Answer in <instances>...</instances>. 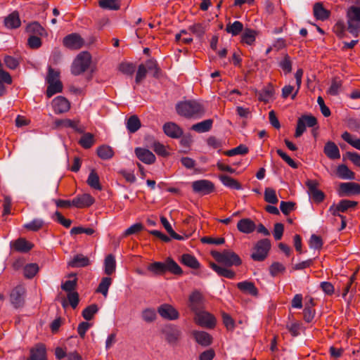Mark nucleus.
I'll list each match as a JSON object with an SVG mask.
<instances>
[{
  "label": "nucleus",
  "instance_id": "nucleus-1",
  "mask_svg": "<svg viewBox=\"0 0 360 360\" xmlns=\"http://www.w3.org/2000/svg\"><path fill=\"white\" fill-rule=\"evenodd\" d=\"M177 113L186 118H200L205 114L203 105L195 100L181 101L176 104Z\"/></svg>",
  "mask_w": 360,
  "mask_h": 360
},
{
  "label": "nucleus",
  "instance_id": "nucleus-2",
  "mask_svg": "<svg viewBox=\"0 0 360 360\" xmlns=\"http://www.w3.org/2000/svg\"><path fill=\"white\" fill-rule=\"evenodd\" d=\"M211 255L217 262L226 266H240L242 264L240 257L231 250H224L222 252L212 251Z\"/></svg>",
  "mask_w": 360,
  "mask_h": 360
},
{
  "label": "nucleus",
  "instance_id": "nucleus-3",
  "mask_svg": "<svg viewBox=\"0 0 360 360\" xmlns=\"http://www.w3.org/2000/svg\"><path fill=\"white\" fill-rule=\"evenodd\" d=\"M347 30L354 37L360 32V8L356 6H350L347 12Z\"/></svg>",
  "mask_w": 360,
  "mask_h": 360
},
{
  "label": "nucleus",
  "instance_id": "nucleus-4",
  "mask_svg": "<svg viewBox=\"0 0 360 360\" xmlns=\"http://www.w3.org/2000/svg\"><path fill=\"white\" fill-rule=\"evenodd\" d=\"M271 247V241L268 238L258 240L252 248L251 258L256 262H263L267 257Z\"/></svg>",
  "mask_w": 360,
  "mask_h": 360
},
{
  "label": "nucleus",
  "instance_id": "nucleus-5",
  "mask_svg": "<svg viewBox=\"0 0 360 360\" xmlns=\"http://www.w3.org/2000/svg\"><path fill=\"white\" fill-rule=\"evenodd\" d=\"M91 62V56L89 53L83 51L75 59L71 72L74 75H79L84 72L89 67Z\"/></svg>",
  "mask_w": 360,
  "mask_h": 360
},
{
  "label": "nucleus",
  "instance_id": "nucleus-6",
  "mask_svg": "<svg viewBox=\"0 0 360 360\" xmlns=\"http://www.w3.org/2000/svg\"><path fill=\"white\" fill-rule=\"evenodd\" d=\"M165 340L170 345H176L181 337V330L175 325L167 324L162 329Z\"/></svg>",
  "mask_w": 360,
  "mask_h": 360
},
{
  "label": "nucleus",
  "instance_id": "nucleus-7",
  "mask_svg": "<svg viewBox=\"0 0 360 360\" xmlns=\"http://www.w3.org/2000/svg\"><path fill=\"white\" fill-rule=\"evenodd\" d=\"M317 124V120L311 115H302L297 120L295 137H300L306 130V127H313Z\"/></svg>",
  "mask_w": 360,
  "mask_h": 360
},
{
  "label": "nucleus",
  "instance_id": "nucleus-8",
  "mask_svg": "<svg viewBox=\"0 0 360 360\" xmlns=\"http://www.w3.org/2000/svg\"><path fill=\"white\" fill-rule=\"evenodd\" d=\"M25 293V288L22 285H18L11 290L10 301L15 308L18 309L24 305Z\"/></svg>",
  "mask_w": 360,
  "mask_h": 360
},
{
  "label": "nucleus",
  "instance_id": "nucleus-9",
  "mask_svg": "<svg viewBox=\"0 0 360 360\" xmlns=\"http://www.w3.org/2000/svg\"><path fill=\"white\" fill-rule=\"evenodd\" d=\"M193 192L201 195H208L214 191V184L207 179H201L192 182Z\"/></svg>",
  "mask_w": 360,
  "mask_h": 360
},
{
  "label": "nucleus",
  "instance_id": "nucleus-10",
  "mask_svg": "<svg viewBox=\"0 0 360 360\" xmlns=\"http://www.w3.org/2000/svg\"><path fill=\"white\" fill-rule=\"evenodd\" d=\"M195 321L198 325L208 328H212L216 325L215 318L202 309L195 313Z\"/></svg>",
  "mask_w": 360,
  "mask_h": 360
},
{
  "label": "nucleus",
  "instance_id": "nucleus-11",
  "mask_svg": "<svg viewBox=\"0 0 360 360\" xmlns=\"http://www.w3.org/2000/svg\"><path fill=\"white\" fill-rule=\"evenodd\" d=\"M305 184L308 188L309 195L316 202H321L325 198V194L323 191L318 189L319 183L316 180L308 179Z\"/></svg>",
  "mask_w": 360,
  "mask_h": 360
},
{
  "label": "nucleus",
  "instance_id": "nucleus-12",
  "mask_svg": "<svg viewBox=\"0 0 360 360\" xmlns=\"http://www.w3.org/2000/svg\"><path fill=\"white\" fill-rule=\"evenodd\" d=\"M160 316L167 320L174 321L179 318V313L172 305L162 304L158 308Z\"/></svg>",
  "mask_w": 360,
  "mask_h": 360
},
{
  "label": "nucleus",
  "instance_id": "nucleus-13",
  "mask_svg": "<svg viewBox=\"0 0 360 360\" xmlns=\"http://www.w3.org/2000/svg\"><path fill=\"white\" fill-rule=\"evenodd\" d=\"M357 205V202L349 200H342L338 205L333 204L329 208V212L333 216H340V212H345L349 208L355 207Z\"/></svg>",
  "mask_w": 360,
  "mask_h": 360
},
{
  "label": "nucleus",
  "instance_id": "nucleus-14",
  "mask_svg": "<svg viewBox=\"0 0 360 360\" xmlns=\"http://www.w3.org/2000/svg\"><path fill=\"white\" fill-rule=\"evenodd\" d=\"M63 45L70 49H79L84 45V40L79 34L72 33L63 39Z\"/></svg>",
  "mask_w": 360,
  "mask_h": 360
},
{
  "label": "nucleus",
  "instance_id": "nucleus-15",
  "mask_svg": "<svg viewBox=\"0 0 360 360\" xmlns=\"http://www.w3.org/2000/svg\"><path fill=\"white\" fill-rule=\"evenodd\" d=\"M188 307L195 314L203 309V297L200 292L194 291L190 295Z\"/></svg>",
  "mask_w": 360,
  "mask_h": 360
},
{
  "label": "nucleus",
  "instance_id": "nucleus-16",
  "mask_svg": "<svg viewBox=\"0 0 360 360\" xmlns=\"http://www.w3.org/2000/svg\"><path fill=\"white\" fill-rule=\"evenodd\" d=\"M360 194V184L355 182H346L340 184V195L349 196Z\"/></svg>",
  "mask_w": 360,
  "mask_h": 360
},
{
  "label": "nucleus",
  "instance_id": "nucleus-17",
  "mask_svg": "<svg viewBox=\"0 0 360 360\" xmlns=\"http://www.w3.org/2000/svg\"><path fill=\"white\" fill-rule=\"evenodd\" d=\"M54 123L56 127L71 128L78 133L82 134L84 131V128L79 124V120H72L70 119H58L55 120Z\"/></svg>",
  "mask_w": 360,
  "mask_h": 360
},
{
  "label": "nucleus",
  "instance_id": "nucleus-18",
  "mask_svg": "<svg viewBox=\"0 0 360 360\" xmlns=\"http://www.w3.org/2000/svg\"><path fill=\"white\" fill-rule=\"evenodd\" d=\"M11 246L16 252L26 253L33 248L34 244L25 238H19L12 242Z\"/></svg>",
  "mask_w": 360,
  "mask_h": 360
},
{
  "label": "nucleus",
  "instance_id": "nucleus-19",
  "mask_svg": "<svg viewBox=\"0 0 360 360\" xmlns=\"http://www.w3.org/2000/svg\"><path fill=\"white\" fill-rule=\"evenodd\" d=\"M94 198L88 193L77 195L72 200L73 207L77 208L89 207L94 203Z\"/></svg>",
  "mask_w": 360,
  "mask_h": 360
},
{
  "label": "nucleus",
  "instance_id": "nucleus-20",
  "mask_svg": "<svg viewBox=\"0 0 360 360\" xmlns=\"http://www.w3.org/2000/svg\"><path fill=\"white\" fill-rule=\"evenodd\" d=\"M135 154L139 160L147 165L154 163L156 160L155 155L146 148H136Z\"/></svg>",
  "mask_w": 360,
  "mask_h": 360
},
{
  "label": "nucleus",
  "instance_id": "nucleus-21",
  "mask_svg": "<svg viewBox=\"0 0 360 360\" xmlns=\"http://www.w3.org/2000/svg\"><path fill=\"white\" fill-rule=\"evenodd\" d=\"M53 108L56 114L66 112L70 109L69 101L63 96H58L52 101Z\"/></svg>",
  "mask_w": 360,
  "mask_h": 360
},
{
  "label": "nucleus",
  "instance_id": "nucleus-22",
  "mask_svg": "<svg viewBox=\"0 0 360 360\" xmlns=\"http://www.w3.org/2000/svg\"><path fill=\"white\" fill-rule=\"evenodd\" d=\"M192 335L196 342L201 346L207 347L212 344V337L205 331L193 330Z\"/></svg>",
  "mask_w": 360,
  "mask_h": 360
},
{
  "label": "nucleus",
  "instance_id": "nucleus-23",
  "mask_svg": "<svg viewBox=\"0 0 360 360\" xmlns=\"http://www.w3.org/2000/svg\"><path fill=\"white\" fill-rule=\"evenodd\" d=\"M163 131L169 137L177 139L183 134V130L174 122H167L163 125Z\"/></svg>",
  "mask_w": 360,
  "mask_h": 360
},
{
  "label": "nucleus",
  "instance_id": "nucleus-24",
  "mask_svg": "<svg viewBox=\"0 0 360 360\" xmlns=\"http://www.w3.org/2000/svg\"><path fill=\"white\" fill-rule=\"evenodd\" d=\"M323 153L330 160H337L340 158V152L338 146L330 141L325 144Z\"/></svg>",
  "mask_w": 360,
  "mask_h": 360
},
{
  "label": "nucleus",
  "instance_id": "nucleus-25",
  "mask_svg": "<svg viewBox=\"0 0 360 360\" xmlns=\"http://www.w3.org/2000/svg\"><path fill=\"white\" fill-rule=\"evenodd\" d=\"M237 229L239 231L248 234L252 233L255 230L256 225L250 219L244 218L238 221L237 224Z\"/></svg>",
  "mask_w": 360,
  "mask_h": 360
},
{
  "label": "nucleus",
  "instance_id": "nucleus-26",
  "mask_svg": "<svg viewBox=\"0 0 360 360\" xmlns=\"http://www.w3.org/2000/svg\"><path fill=\"white\" fill-rule=\"evenodd\" d=\"M257 96L260 101L268 103L274 95V88L271 84H269L260 91H257Z\"/></svg>",
  "mask_w": 360,
  "mask_h": 360
},
{
  "label": "nucleus",
  "instance_id": "nucleus-27",
  "mask_svg": "<svg viewBox=\"0 0 360 360\" xmlns=\"http://www.w3.org/2000/svg\"><path fill=\"white\" fill-rule=\"evenodd\" d=\"M21 25L19 13L13 11L4 19V25L8 29H16Z\"/></svg>",
  "mask_w": 360,
  "mask_h": 360
},
{
  "label": "nucleus",
  "instance_id": "nucleus-28",
  "mask_svg": "<svg viewBox=\"0 0 360 360\" xmlns=\"http://www.w3.org/2000/svg\"><path fill=\"white\" fill-rule=\"evenodd\" d=\"M210 267L220 276L229 279H233L236 277L235 271L229 269V266H221L214 263H210Z\"/></svg>",
  "mask_w": 360,
  "mask_h": 360
},
{
  "label": "nucleus",
  "instance_id": "nucleus-29",
  "mask_svg": "<svg viewBox=\"0 0 360 360\" xmlns=\"http://www.w3.org/2000/svg\"><path fill=\"white\" fill-rule=\"evenodd\" d=\"M314 15L316 20L324 21L330 16V11L326 10L323 4L317 2L314 5L313 8Z\"/></svg>",
  "mask_w": 360,
  "mask_h": 360
},
{
  "label": "nucleus",
  "instance_id": "nucleus-30",
  "mask_svg": "<svg viewBox=\"0 0 360 360\" xmlns=\"http://www.w3.org/2000/svg\"><path fill=\"white\" fill-rule=\"evenodd\" d=\"M28 360H46V351L44 345H38L30 350Z\"/></svg>",
  "mask_w": 360,
  "mask_h": 360
},
{
  "label": "nucleus",
  "instance_id": "nucleus-31",
  "mask_svg": "<svg viewBox=\"0 0 360 360\" xmlns=\"http://www.w3.org/2000/svg\"><path fill=\"white\" fill-rule=\"evenodd\" d=\"M219 179L224 186L231 189H242V185L239 181L226 174H220Z\"/></svg>",
  "mask_w": 360,
  "mask_h": 360
},
{
  "label": "nucleus",
  "instance_id": "nucleus-32",
  "mask_svg": "<svg viewBox=\"0 0 360 360\" xmlns=\"http://www.w3.org/2000/svg\"><path fill=\"white\" fill-rule=\"evenodd\" d=\"M89 264V259L87 257L79 254L75 255L73 259L69 262L68 265L73 268H79L87 266Z\"/></svg>",
  "mask_w": 360,
  "mask_h": 360
},
{
  "label": "nucleus",
  "instance_id": "nucleus-33",
  "mask_svg": "<svg viewBox=\"0 0 360 360\" xmlns=\"http://www.w3.org/2000/svg\"><path fill=\"white\" fill-rule=\"evenodd\" d=\"M237 288L242 292L248 293L251 295H257L258 290L255 284L250 281H243L237 283Z\"/></svg>",
  "mask_w": 360,
  "mask_h": 360
},
{
  "label": "nucleus",
  "instance_id": "nucleus-34",
  "mask_svg": "<svg viewBox=\"0 0 360 360\" xmlns=\"http://www.w3.org/2000/svg\"><path fill=\"white\" fill-rule=\"evenodd\" d=\"M212 124L213 120L212 119L205 120L192 125L191 129L198 133L207 132L212 129Z\"/></svg>",
  "mask_w": 360,
  "mask_h": 360
},
{
  "label": "nucleus",
  "instance_id": "nucleus-35",
  "mask_svg": "<svg viewBox=\"0 0 360 360\" xmlns=\"http://www.w3.org/2000/svg\"><path fill=\"white\" fill-rule=\"evenodd\" d=\"M337 175L342 179L353 180L355 179L354 172L351 171L345 165H340L338 167Z\"/></svg>",
  "mask_w": 360,
  "mask_h": 360
},
{
  "label": "nucleus",
  "instance_id": "nucleus-36",
  "mask_svg": "<svg viewBox=\"0 0 360 360\" xmlns=\"http://www.w3.org/2000/svg\"><path fill=\"white\" fill-rule=\"evenodd\" d=\"M116 262L112 255H108L104 261V271L108 276L112 275L115 271Z\"/></svg>",
  "mask_w": 360,
  "mask_h": 360
},
{
  "label": "nucleus",
  "instance_id": "nucleus-37",
  "mask_svg": "<svg viewBox=\"0 0 360 360\" xmlns=\"http://www.w3.org/2000/svg\"><path fill=\"white\" fill-rule=\"evenodd\" d=\"M86 182L91 188L98 191L102 190V186L100 184L99 176L95 170L93 169L91 171Z\"/></svg>",
  "mask_w": 360,
  "mask_h": 360
},
{
  "label": "nucleus",
  "instance_id": "nucleus-38",
  "mask_svg": "<svg viewBox=\"0 0 360 360\" xmlns=\"http://www.w3.org/2000/svg\"><path fill=\"white\" fill-rule=\"evenodd\" d=\"M148 271L155 275H163L167 272L166 262H155L148 266Z\"/></svg>",
  "mask_w": 360,
  "mask_h": 360
},
{
  "label": "nucleus",
  "instance_id": "nucleus-39",
  "mask_svg": "<svg viewBox=\"0 0 360 360\" xmlns=\"http://www.w3.org/2000/svg\"><path fill=\"white\" fill-rule=\"evenodd\" d=\"M97 155L102 160H109L113 157L114 151L110 146L103 145L97 148Z\"/></svg>",
  "mask_w": 360,
  "mask_h": 360
},
{
  "label": "nucleus",
  "instance_id": "nucleus-40",
  "mask_svg": "<svg viewBox=\"0 0 360 360\" xmlns=\"http://www.w3.org/2000/svg\"><path fill=\"white\" fill-rule=\"evenodd\" d=\"M98 6L103 9L117 11L120 8V0H99Z\"/></svg>",
  "mask_w": 360,
  "mask_h": 360
},
{
  "label": "nucleus",
  "instance_id": "nucleus-41",
  "mask_svg": "<svg viewBox=\"0 0 360 360\" xmlns=\"http://www.w3.org/2000/svg\"><path fill=\"white\" fill-rule=\"evenodd\" d=\"M181 262L183 264L194 269H198L200 267V263L197 259L194 256L189 254H184L181 256Z\"/></svg>",
  "mask_w": 360,
  "mask_h": 360
},
{
  "label": "nucleus",
  "instance_id": "nucleus-42",
  "mask_svg": "<svg viewBox=\"0 0 360 360\" xmlns=\"http://www.w3.org/2000/svg\"><path fill=\"white\" fill-rule=\"evenodd\" d=\"M26 31L32 34V36H42L45 32V30L38 22L30 23L26 27Z\"/></svg>",
  "mask_w": 360,
  "mask_h": 360
},
{
  "label": "nucleus",
  "instance_id": "nucleus-43",
  "mask_svg": "<svg viewBox=\"0 0 360 360\" xmlns=\"http://www.w3.org/2000/svg\"><path fill=\"white\" fill-rule=\"evenodd\" d=\"M83 133L84 134L80 138L79 143L82 148L85 149H89L91 147H92V146L95 143L94 136V134L89 132L84 133V131Z\"/></svg>",
  "mask_w": 360,
  "mask_h": 360
},
{
  "label": "nucleus",
  "instance_id": "nucleus-44",
  "mask_svg": "<svg viewBox=\"0 0 360 360\" xmlns=\"http://www.w3.org/2000/svg\"><path fill=\"white\" fill-rule=\"evenodd\" d=\"M160 221L162 224V226H164V228L166 229V231H167V233L169 234L170 237L174 238V239H176V240H184V236L176 233L172 229L171 224H169V222L168 221V220L167 219L166 217H160Z\"/></svg>",
  "mask_w": 360,
  "mask_h": 360
},
{
  "label": "nucleus",
  "instance_id": "nucleus-45",
  "mask_svg": "<svg viewBox=\"0 0 360 360\" xmlns=\"http://www.w3.org/2000/svg\"><path fill=\"white\" fill-rule=\"evenodd\" d=\"M257 32L251 29H245L241 35V41L248 45H252L255 41Z\"/></svg>",
  "mask_w": 360,
  "mask_h": 360
},
{
  "label": "nucleus",
  "instance_id": "nucleus-46",
  "mask_svg": "<svg viewBox=\"0 0 360 360\" xmlns=\"http://www.w3.org/2000/svg\"><path fill=\"white\" fill-rule=\"evenodd\" d=\"M243 30V25L240 21H235L233 23H229L226 26V32L231 34L233 36L238 35Z\"/></svg>",
  "mask_w": 360,
  "mask_h": 360
},
{
  "label": "nucleus",
  "instance_id": "nucleus-47",
  "mask_svg": "<svg viewBox=\"0 0 360 360\" xmlns=\"http://www.w3.org/2000/svg\"><path fill=\"white\" fill-rule=\"evenodd\" d=\"M112 284V279L110 277H103L96 289V292L101 293L104 297H107L108 289Z\"/></svg>",
  "mask_w": 360,
  "mask_h": 360
},
{
  "label": "nucleus",
  "instance_id": "nucleus-48",
  "mask_svg": "<svg viewBox=\"0 0 360 360\" xmlns=\"http://www.w3.org/2000/svg\"><path fill=\"white\" fill-rule=\"evenodd\" d=\"M141 122L136 115L131 116L127 122V128L130 133H134L141 127Z\"/></svg>",
  "mask_w": 360,
  "mask_h": 360
},
{
  "label": "nucleus",
  "instance_id": "nucleus-49",
  "mask_svg": "<svg viewBox=\"0 0 360 360\" xmlns=\"http://www.w3.org/2000/svg\"><path fill=\"white\" fill-rule=\"evenodd\" d=\"M49 85L46 89V96L49 98L54 94L60 93L63 91V84L61 82H56L53 83H48Z\"/></svg>",
  "mask_w": 360,
  "mask_h": 360
},
{
  "label": "nucleus",
  "instance_id": "nucleus-50",
  "mask_svg": "<svg viewBox=\"0 0 360 360\" xmlns=\"http://www.w3.org/2000/svg\"><path fill=\"white\" fill-rule=\"evenodd\" d=\"M167 271H169L175 275H181L183 273L181 268L179 265L172 258L166 259Z\"/></svg>",
  "mask_w": 360,
  "mask_h": 360
},
{
  "label": "nucleus",
  "instance_id": "nucleus-51",
  "mask_svg": "<svg viewBox=\"0 0 360 360\" xmlns=\"http://www.w3.org/2000/svg\"><path fill=\"white\" fill-rule=\"evenodd\" d=\"M342 86V82L339 77H335L332 79L330 86L327 92L331 96H337Z\"/></svg>",
  "mask_w": 360,
  "mask_h": 360
},
{
  "label": "nucleus",
  "instance_id": "nucleus-52",
  "mask_svg": "<svg viewBox=\"0 0 360 360\" xmlns=\"http://www.w3.org/2000/svg\"><path fill=\"white\" fill-rule=\"evenodd\" d=\"M38 271L39 266L35 263L28 264L23 269L24 276L27 278H32Z\"/></svg>",
  "mask_w": 360,
  "mask_h": 360
},
{
  "label": "nucleus",
  "instance_id": "nucleus-53",
  "mask_svg": "<svg viewBox=\"0 0 360 360\" xmlns=\"http://www.w3.org/2000/svg\"><path fill=\"white\" fill-rule=\"evenodd\" d=\"M44 225V221L41 219H34L29 223L25 224L23 227L29 231H38Z\"/></svg>",
  "mask_w": 360,
  "mask_h": 360
},
{
  "label": "nucleus",
  "instance_id": "nucleus-54",
  "mask_svg": "<svg viewBox=\"0 0 360 360\" xmlns=\"http://www.w3.org/2000/svg\"><path fill=\"white\" fill-rule=\"evenodd\" d=\"M98 307L96 304H93L86 307L82 311V316L86 321H90L94 316L98 312Z\"/></svg>",
  "mask_w": 360,
  "mask_h": 360
},
{
  "label": "nucleus",
  "instance_id": "nucleus-55",
  "mask_svg": "<svg viewBox=\"0 0 360 360\" xmlns=\"http://www.w3.org/2000/svg\"><path fill=\"white\" fill-rule=\"evenodd\" d=\"M188 30L195 34L197 37L201 38L205 32V27L202 23H195L188 27Z\"/></svg>",
  "mask_w": 360,
  "mask_h": 360
},
{
  "label": "nucleus",
  "instance_id": "nucleus-56",
  "mask_svg": "<svg viewBox=\"0 0 360 360\" xmlns=\"http://www.w3.org/2000/svg\"><path fill=\"white\" fill-rule=\"evenodd\" d=\"M248 153V148L245 145L240 144L231 150L225 151L224 154L227 156L231 157L236 155H245Z\"/></svg>",
  "mask_w": 360,
  "mask_h": 360
},
{
  "label": "nucleus",
  "instance_id": "nucleus-57",
  "mask_svg": "<svg viewBox=\"0 0 360 360\" xmlns=\"http://www.w3.org/2000/svg\"><path fill=\"white\" fill-rule=\"evenodd\" d=\"M264 200L271 204H276L278 200L276 191L271 188H266L264 191Z\"/></svg>",
  "mask_w": 360,
  "mask_h": 360
},
{
  "label": "nucleus",
  "instance_id": "nucleus-58",
  "mask_svg": "<svg viewBox=\"0 0 360 360\" xmlns=\"http://www.w3.org/2000/svg\"><path fill=\"white\" fill-rule=\"evenodd\" d=\"M52 219L65 228H69L72 224V220L65 219L62 214L56 211L52 216Z\"/></svg>",
  "mask_w": 360,
  "mask_h": 360
},
{
  "label": "nucleus",
  "instance_id": "nucleus-59",
  "mask_svg": "<svg viewBox=\"0 0 360 360\" xmlns=\"http://www.w3.org/2000/svg\"><path fill=\"white\" fill-rule=\"evenodd\" d=\"M342 139L350 144L354 148L360 150V139H354L352 136L347 131H345L342 136Z\"/></svg>",
  "mask_w": 360,
  "mask_h": 360
},
{
  "label": "nucleus",
  "instance_id": "nucleus-60",
  "mask_svg": "<svg viewBox=\"0 0 360 360\" xmlns=\"http://www.w3.org/2000/svg\"><path fill=\"white\" fill-rule=\"evenodd\" d=\"M46 81L47 83L60 82V72L53 69L51 67H49Z\"/></svg>",
  "mask_w": 360,
  "mask_h": 360
},
{
  "label": "nucleus",
  "instance_id": "nucleus-61",
  "mask_svg": "<svg viewBox=\"0 0 360 360\" xmlns=\"http://www.w3.org/2000/svg\"><path fill=\"white\" fill-rule=\"evenodd\" d=\"M280 68L283 70L285 74H288L292 71V61L288 55H285L282 60L279 63Z\"/></svg>",
  "mask_w": 360,
  "mask_h": 360
},
{
  "label": "nucleus",
  "instance_id": "nucleus-62",
  "mask_svg": "<svg viewBox=\"0 0 360 360\" xmlns=\"http://www.w3.org/2000/svg\"><path fill=\"white\" fill-rule=\"evenodd\" d=\"M145 66L147 70L153 72L154 77H158L160 69L155 59H149L146 60Z\"/></svg>",
  "mask_w": 360,
  "mask_h": 360
},
{
  "label": "nucleus",
  "instance_id": "nucleus-63",
  "mask_svg": "<svg viewBox=\"0 0 360 360\" xmlns=\"http://www.w3.org/2000/svg\"><path fill=\"white\" fill-rule=\"evenodd\" d=\"M119 70L124 74L131 76L136 70V65L131 63H122Z\"/></svg>",
  "mask_w": 360,
  "mask_h": 360
},
{
  "label": "nucleus",
  "instance_id": "nucleus-64",
  "mask_svg": "<svg viewBox=\"0 0 360 360\" xmlns=\"http://www.w3.org/2000/svg\"><path fill=\"white\" fill-rule=\"evenodd\" d=\"M285 267L280 262H274L269 266V273L273 277L276 276L278 274L284 272Z\"/></svg>",
  "mask_w": 360,
  "mask_h": 360
}]
</instances>
